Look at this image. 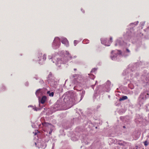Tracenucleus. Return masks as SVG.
<instances>
[{"label": "nucleus", "instance_id": "nucleus-1", "mask_svg": "<svg viewBox=\"0 0 149 149\" xmlns=\"http://www.w3.org/2000/svg\"><path fill=\"white\" fill-rule=\"evenodd\" d=\"M61 45L60 39L58 37H56L54 38L52 45L53 47L56 49L58 48Z\"/></svg>", "mask_w": 149, "mask_h": 149}, {"label": "nucleus", "instance_id": "nucleus-2", "mask_svg": "<svg viewBox=\"0 0 149 149\" xmlns=\"http://www.w3.org/2000/svg\"><path fill=\"white\" fill-rule=\"evenodd\" d=\"M62 43L64 44L66 47L69 46V42L67 39L66 38H63L61 40Z\"/></svg>", "mask_w": 149, "mask_h": 149}, {"label": "nucleus", "instance_id": "nucleus-3", "mask_svg": "<svg viewBox=\"0 0 149 149\" xmlns=\"http://www.w3.org/2000/svg\"><path fill=\"white\" fill-rule=\"evenodd\" d=\"M47 100V97L45 96H43L42 97L40 102L42 104H44L45 103Z\"/></svg>", "mask_w": 149, "mask_h": 149}, {"label": "nucleus", "instance_id": "nucleus-4", "mask_svg": "<svg viewBox=\"0 0 149 149\" xmlns=\"http://www.w3.org/2000/svg\"><path fill=\"white\" fill-rule=\"evenodd\" d=\"M127 99V97L126 96H123L122 97L120 98L119 99V100L120 101H121L126 100Z\"/></svg>", "mask_w": 149, "mask_h": 149}, {"label": "nucleus", "instance_id": "nucleus-5", "mask_svg": "<svg viewBox=\"0 0 149 149\" xmlns=\"http://www.w3.org/2000/svg\"><path fill=\"white\" fill-rule=\"evenodd\" d=\"M73 77H77L78 78H77V79L79 80H81V76L77 74H74L73 75Z\"/></svg>", "mask_w": 149, "mask_h": 149}, {"label": "nucleus", "instance_id": "nucleus-6", "mask_svg": "<svg viewBox=\"0 0 149 149\" xmlns=\"http://www.w3.org/2000/svg\"><path fill=\"white\" fill-rule=\"evenodd\" d=\"M47 93L49 94V95L50 96L53 97L54 95V93L53 92H52L51 93H50V91H48L47 92Z\"/></svg>", "mask_w": 149, "mask_h": 149}, {"label": "nucleus", "instance_id": "nucleus-7", "mask_svg": "<svg viewBox=\"0 0 149 149\" xmlns=\"http://www.w3.org/2000/svg\"><path fill=\"white\" fill-rule=\"evenodd\" d=\"M46 56L45 54H44L42 56V59L43 61H44L46 60Z\"/></svg>", "mask_w": 149, "mask_h": 149}, {"label": "nucleus", "instance_id": "nucleus-8", "mask_svg": "<svg viewBox=\"0 0 149 149\" xmlns=\"http://www.w3.org/2000/svg\"><path fill=\"white\" fill-rule=\"evenodd\" d=\"M62 63V61L61 60H58L57 61V63H56V65H57L58 64H61Z\"/></svg>", "mask_w": 149, "mask_h": 149}, {"label": "nucleus", "instance_id": "nucleus-9", "mask_svg": "<svg viewBox=\"0 0 149 149\" xmlns=\"http://www.w3.org/2000/svg\"><path fill=\"white\" fill-rule=\"evenodd\" d=\"M144 145L146 146H147L148 145V143L147 141H146L144 142Z\"/></svg>", "mask_w": 149, "mask_h": 149}, {"label": "nucleus", "instance_id": "nucleus-10", "mask_svg": "<svg viewBox=\"0 0 149 149\" xmlns=\"http://www.w3.org/2000/svg\"><path fill=\"white\" fill-rule=\"evenodd\" d=\"M40 90H38L36 93V95H37L40 92Z\"/></svg>", "mask_w": 149, "mask_h": 149}, {"label": "nucleus", "instance_id": "nucleus-11", "mask_svg": "<svg viewBox=\"0 0 149 149\" xmlns=\"http://www.w3.org/2000/svg\"><path fill=\"white\" fill-rule=\"evenodd\" d=\"M52 129L51 128H50V131H49V134H51V133L52 132Z\"/></svg>", "mask_w": 149, "mask_h": 149}, {"label": "nucleus", "instance_id": "nucleus-12", "mask_svg": "<svg viewBox=\"0 0 149 149\" xmlns=\"http://www.w3.org/2000/svg\"><path fill=\"white\" fill-rule=\"evenodd\" d=\"M112 37H110L109 42L111 43V42H112Z\"/></svg>", "mask_w": 149, "mask_h": 149}, {"label": "nucleus", "instance_id": "nucleus-13", "mask_svg": "<svg viewBox=\"0 0 149 149\" xmlns=\"http://www.w3.org/2000/svg\"><path fill=\"white\" fill-rule=\"evenodd\" d=\"M101 41L102 43L103 44H104L105 45H106V44L104 42V40H101Z\"/></svg>", "mask_w": 149, "mask_h": 149}, {"label": "nucleus", "instance_id": "nucleus-14", "mask_svg": "<svg viewBox=\"0 0 149 149\" xmlns=\"http://www.w3.org/2000/svg\"><path fill=\"white\" fill-rule=\"evenodd\" d=\"M42 53H41V54H40L39 55V57H38V58L39 57H41L42 56Z\"/></svg>", "mask_w": 149, "mask_h": 149}, {"label": "nucleus", "instance_id": "nucleus-15", "mask_svg": "<svg viewBox=\"0 0 149 149\" xmlns=\"http://www.w3.org/2000/svg\"><path fill=\"white\" fill-rule=\"evenodd\" d=\"M66 54H67V55H70V54H69V53L67 51H66Z\"/></svg>", "mask_w": 149, "mask_h": 149}, {"label": "nucleus", "instance_id": "nucleus-16", "mask_svg": "<svg viewBox=\"0 0 149 149\" xmlns=\"http://www.w3.org/2000/svg\"><path fill=\"white\" fill-rule=\"evenodd\" d=\"M126 51L128 52H130V51L128 49H127Z\"/></svg>", "mask_w": 149, "mask_h": 149}, {"label": "nucleus", "instance_id": "nucleus-17", "mask_svg": "<svg viewBox=\"0 0 149 149\" xmlns=\"http://www.w3.org/2000/svg\"><path fill=\"white\" fill-rule=\"evenodd\" d=\"M76 41L75 40H74V44H75V43H76V42H76ZM76 44H74V45L75 46H76Z\"/></svg>", "mask_w": 149, "mask_h": 149}, {"label": "nucleus", "instance_id": "nucleus-18", "mask_svg": "<svg viewBox=\"0 0 149 149\" xmlns=\"http://www.w3.org/2000/svg\"><path fill=\"white\" fill-rule=\"evenodd\" d=\"M69 56L70 58H72V57L70 55L69 56Z\"/></svg>", "mask_w": 149, "mask_h": 149}, {"label": "nucleus", "instance_id": "nucleus-19", "mask_svg": "<svg viewBox=\"0 0 149 149\" xmlns=\"http://www.w3.org/2000/svg\"><path fill=\"white\" fill-rule=\"evenodd\" d=\"M74 71H76L77 70V69L76 68H74Z\"/></svg>", "mask_w": 149, "mask_h": 149}, {"label": "nucleus", "instance_id": "nucleus-20", "mask_svg": "<svg viewBox=\"0 0 149 149\" xmlns=\"http://www.w3.org/2000/svg\"><path fill=\"white\" fill-rule=\"evenodd\" d=\"M123 128H125V126H123Z\"/></svg>", "mask_w": 149, "mask_h": 149}, {"label": "nucleus", "instance_id": "nucleus-21", "mask_svg": "<svg viewBox=\"0 0 149 149\" xmlns=\"http://www.w3.org/2000/svg\"><path fill=\"white\" fill-rule=\"evenodd\" d=\"M49 59H50V58H52V57H49Z\"/></svg>", "mask_w": 149, "mask_h": 149}, {"label": "nucleus", "instance_id": "nucleus-22", "mask_svg": "<svg viewBox=\"0 0 149 149\" xmlns=\"http://www.w3.org/2000/svg\"><path fill=\"white\" fill-rule=\"evenodd\" d=\"M35 143V144H36V143Z\"/></svg>", "mask_w": 149, "mask_h": 149}, {"label": "nucleus", "instance_id": "nucleus-23", "mask_svg": "<svg viewBox=\"0 0 149 149\" xmlns=\"http://www.w3.org/2000/svg\"><path fill=\"white\" fill-rule=\"evenodd\" d=\"M95 128H97V127H96Z\"/></svg>", "mask_w": 149, "mask_h": 149}]
</instances>
